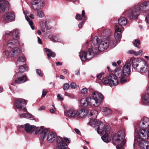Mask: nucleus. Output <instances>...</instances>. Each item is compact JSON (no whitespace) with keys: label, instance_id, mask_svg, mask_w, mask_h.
Segmentation results:
<instances>
[{"label":"nucleus","instance_id":"60","mask_svg":"<svg viewBox=\"0 0 149 149\" xmlns=\"http://www.w3.org/2000/svg\"><path fill=\"white\" fill-rule=\"evenodd\" d=\"M142 50H140L139 51V52L138 54V55L139 54L140 55H141L142 54Z\"/></svg>","mask_w":149,"mask_h":149},{"label":"nucleus","instance_id":"56","mask_svg":"<svg viewBox=\"0 0 149 149\" xmlns=\"http://www.w3.org/2000/svg\"><path fill=\"white\" fill-rule=\"evenodd\" d=\"M38 43L40 44H42V42H41V40L39 37H38Z\"/></svg>","mask_w":149,"mask_h":149},{"label":"nucleus","instance_id":"13","mask_svg":"<svg viewBox=\"0 0 149 149\" xmlns=\"http://www.w3.org/2000/svg\"><path fill=\"white\" fill-rule=\"evenodd\" d=\"M31 8L34 10H38L42 8L44 2L42 0H36L31 3Z\"/></svg>","mask_w":149,"mask_h":149},{"label":"nucleus","instance_id":"50","mask_svg":"<svg viewBox=\"0 0 149 149\" xmlns=\"http://www.w3.org/2000/svg\"><path fill=\"white\" fill-rule=\"evenodd\" d=\"M36 72L37 74L39 75L41 77L42 76V73H41V71L39 69L36 70Z\"/></svg>","mask_w":149,"mask_h":149},{"label":"nucleus","instance_id":"11","mask_svg":"<svg viewBox=\"0 0 149 149\" xmlns=\"http://www.w3.org/2000/svg\"><path fill=\"white\" fill-rule=\"evenodd\" d=\"M26 104L25 101L22 99L18 98L15 101V105L16 108L19 109V113L26 111V109L24 107Z\"/></svg>","mask_w":149,"mask_h":149},{"label":"nucleus","instance_id":"35","mask_svg":"<svg viewBox=\"0 0 149 149\" xmlns=\"http://www.w3.org/2000/svg\"><path fill=\"white\" fill-rule=\"evenodd\" d=\"M42 24H41V30L42 32H45L47 30H49L48 26L45 23H42Z\"/></svg>","mask_w":149,"mask_h":149},{"label":"nucleus","instance_id":"36","mask_svg":"<svg viewBox=\"0 0 149 149\" xmlns=\"http://www.w3.org/2000/svg\"><path fill=\"white\" fill-rule=\"evenodd\" d=\"M25 18L29 22V23L30 26L31 28L33 29H34V26L33 25V22L31 20L29 17L27 15H25Z\"/></svg>","mask_w":149,"mask_h":149},{"label":"nucleus","instance_id":"12","mask_svg":"<svg viewBox=\"0 0 149 149\" xmlns=\"http://www.w3.org/2000/svg\"><path fill=\"white\" fill-rule=\"evenodd\" d=\"M140 125V126L142 128H136L135 130V132L136 130L139 131L144 130L146 131V128L148 127L149 128V119L146 117L143 118L141 120Z\"/></svg>","mask_w":149,"mask_h":149},{"label":"nucleus","instance_id":"16","mask_svg":"<svg viewBox=\"0 0 149 149\" xmlns=\"http://www.w3.org/2000/svg\"><path fill=\"white\" fill-rule=\"evenodd\" d=\"M114 74L118 78L120 79V82L122 84H124L126 81L124 75H123L122 69L118 67L116 68L114 71Z\"/></svg>","mask_w":149,"mask_h":149},{"label":"nucleus","instance_id":"27","mask_svg":"<svg viewBox=\"0 0 149 149\" xmlns=\"http://www.w3.org/2000/svg\"><path fill=\"white\" fill-rule=\"evenodd\" d=\"M100 109L102 111L103 115L105 116H108L111 113V111L110 109L107 107H102L100 108Z\"/></svg>","mask_w":149,"mask_h":149},{"label":"nucleus","instance_id":"61","mask_svg":"<svg viewBox=\"0 0 149 149\" xmlns=\"http://www.w3.org/2000/svg\"><path fill=\"white\" fill-rule=\"evenodd\" d=\"M50 111L51 113H53L55 112V110L54 109H50Z\"/></svg>","mask_w":149,"mask_h":149},{"label":"nucleus","instance_id":"58","mask_svg":"<svg viewBox=\"0 0 149 149\" xmlns=\"http://www.w3.org/2000/svg\"><path fill=\"white\" fill-rule=\"evenodd\" d=\"M64 139L67 143H70V141L68 138H65Z\"/></svg>","mask_w":149,"mask_h":149},{"label":"nucleus","instance_id":"5","mask_svg":"<svg viewBox=\"0 0 149 149\" xmlns=\"http://www.w3.org/2000/svg\"><path fill=\"white\" fill-rule=\"evenodd\" d=\"M129 59H131V61H132V65L134 69L142 72H145L147 71V66L145 62L141 61L139 62L138 59H134L133 58Z\"/></svg>","mask_w":149,"mask_h":149},{"label":"nucleus","instance_id":"42","mask_svg":"<svg viewBox=\"0 0 149 149\" xmlns=\"http://www.w3.org/2000/svg\"><path fill=\"white\" fill-rule=\"evenodd\" d=\"M70 87L69 84L68 83L64 84L63 86V88L65 90H68Z\"/></svg>","mask_w":149,"mask_h":149},{"label":"nucleus","instance_id":"49","mask_svg":"<svg viewBox=\"0 0 149 149\" xmlns=\"http://www.w3.org/2000/svg\"><path fill=\"white\" fill-rule=\"evenodd\" d=\"M82 17H81V15L79 14H77L76 16V19H78L79 20H81L82 19Z\"/></svg>","mask_w":149,"mask_h":149},{"label":"nucleus","instance_id":"23","mask_svg":"<svg viewBox=\"0 0 149 149\" xmlns=\"http://www.w3.org/2000/svg\"><path fill=\"white\" fill-rule=\"evenodd\" d=\"M109 44V41L107 40L102 41L99 46V49L102 52L106 49Z\"/></svg>","mask_w":149,"mask_h":149},{"label":"nucleus","instance_id":"63","mask_svg":"<svg viewBox=\"0 0 149 149\" xmlns=\"http://www.w3.org/2000/svg\"><path fill=\"white\" fill-rule=\"evenodd\" d=\"M75 74L77 75H79V71L78 70H77L75 71Z\"/></svg>","mask_w":149,"mask_h":149},{"label":"nucleus","instance_id":"8","mask_svg":"<svg viewBox=\"0 0 149 149\" xmlns=\"http://www.w3.org/2000/svg\"><path fill=\"white\" fill-rule=\"evenodd\" d=\"M103 99L102 94L97 91L93 93L92 98H91V103L94 107H97L101 103Z\"/></svg>","mask_w":149,"mask_h":149},{"label":"nucleus","instance_id":"53","mask_svg":"<svg viewBox=\"0 0 149 149\" xmlns=\"http://www.w3.org/2000/svg\"><path fill=\"white\" fill-rule=\"evenodd\" d=\"M148 132L146 130V132H147L146 134V139H149V128H148L147 130Z\"/></svg>","mask_w":149,"mask_h":149},{"label":"nucleus","instance_id":"45","mask_svg":"<svg viewBox=\"0 0 149 149\" xmlns=\"http://www.w3.org/2000/svg\"><path fill=\"white\" fill-rule=\"evenodd\" d=\"M104 73L103 72H102L98 74L97 75V78L98 79H100L102 77V76L104 75Z\"/></svg>","mask_w":149,"mask_h":149},{"label":"nucleus","instance_id":"18","mask_svg":"<svg viewBox=\"0 0 149 149\" xmlns=\"http://www.w3.org/2000/svg\"><path fill=\"white\" fill-rule=\"evenodd\" d=\"M15 17V16L13 13L8 12L3 15L2 20L4 22H9L14 21Z\"/></svg>","mask_w":149,"mask_h":149},{"label":"nucleus","instance_id":"2","mask_svg":"<svg viewBox=\"0 0 149 149\" xmlns=\"http://www.w3.org/2000/svg\"><path fill=\"white\" fill-rule=\"evenodd\" d=\"M88 113L89 119L88 123L91 125L94 124L95 129L98 134H104L109 131V128L108 126L105 127L102 122L95 121V118L98 114L96 110H90L88 111Z\"/></svg>","mask_w":149,"mask_h":149},{"label":"nucleus","instance_id":"47","mask_svg":"<svg viewBox=\"0 0 149 149\" xmlns=\"http://www.w3.org/2000/svg\"><path fill=\"white\" fill-rule=\"evenodd\" d=\"M70 86L71 88L72 89H75L77 87L76 84L73 82H72L70 84Z\"/></svg>","mask_w":149,"mask_h":149},{"label":"nucleus","instance_id":"30","mask_svg":"<svg viewBox=\"0 0 149 149\" xmlns=\"http://www.w3.org/2000/svg\"><path fill=\"white\" fill-rule=\"evenodd\" d=\"M118 23L120 26H125L127 23V20L125 17H122L118 19Z\"/></svg>","mask_w":149,"mask_h":149},{"label":"nucleus","instance_id":"37","mask_svg":"<svg viewBox=\"0 0 149 149\" xmlns=\"http://www.w3.org/2000/svg\"><path fill=\"white\" fill-rule=\"evenodd\" d=\"M37 14L39 18H42L45 16V14L43 11L41 10H37Z\"/></svg>","mask_w":149,"mask_h":149},{"label":"nucleus","instance_id":"32","mask_svg":"<svg viewBox=\"0 0 149 149\" xmlns=\"http://www.w3.org/2000/svg\"><path fill=\"white\" fill-rule=\"evenodd\" d=\"M108 131L106 132L104 134H102L103 135V136L101 137L102 139L104 142L106 143L109 142V140L108 139Z\"/></svg>","mask_w":149,"mask_h":149},{"label":"nucleus","instance_id":"40","mask_svg":"<svg viewBox=\"0 0 149 149\" xmlns=\"http://www.w3.org/2000/svg\"><path fill=\"white\" fill-rule=\"evenodd\" d=\"M140 43V41L139 39H135V42L133 44L136 47L139 48H140L137 45V44L139 45Z\"/></svg>","mask_w":149,"mask_h":149},{"label":"nucleus","instance_id":"24","mask_svg":"<svg viewBox=\"0 0 149 149\" xmlns=\"http://www.w3.org/2000/svg\"><path fill=\"white\" fill-rule=\"evenodd\" d=\"M19 116L21 118H33L34 116L28 112L26 110V111L25 112H22L19 113Z\"/></svg>","mask_w":149,"mask_h":149},{"label":"nucleus","instance_id":"31","mask_svg":"<svg viewBox=\"0 0 149 149\" xmlns=\"http://www.w3.org/2000/svg\"><path fill=\"white\" fill-rule=\"evenodd\" d=\"M26 60L25 58L24 55L19 56L18 58L17 61V64L20 65L22 63L24 62Z\"/></svg>","mask_w":149,"mask_h":149},{"label":"nucleus","instance_id":"29","mask_svg":"<svg viewBox=\"0 0 149 149\" xmlns=\"http://www.w3.org/2000/svg\"><path fill=\"white\" fill-rule=\"evenodd\" d=\"M111 33V31L109 29H107L102 32L101 35L102 36H103L104 38H107L110 35Z\"/></svg>","mask_w":149,"mask_h":149},{"label":"nucleus","instance_id":"33","mask_svg":"<svg viewBox=\"0 0 149 149\" xmlns=\"http://www.w3.org/2000/svg\"><path fill=\"white\" fill-rule=\"evenodd\" d=\"M92 42L94 45H97L100 43V39L97 36H95L93 39Z\"/></svg>","mask_w":149,"mask_h":149},{"label":"nucleus","instance_id":"52","mask_svg":"<svg viewBox=\"0 0 149 149\" xmlns=\"http://www.w3.org/2000/svg\"><path fill=\"white\" fill-rule=\"evenodd\" d=\"M47 93V91H46L45 90V89H43L42 91V97H44V96H45L46 95Z\"/></svg>","mask_w":149,"mask_h":149},{"label":"nucleus","instance_id":"17","mask_svg":"<svg viewBox=\"0 0 149 149\" xmlns=\"http://www.w3.org/2000/svg\"><path fill=\"white\" fill-rule=\"evenodd\" d=\"M80 104L84 108H87L89 106L93 107V104L91 103V98L90 97L82 98L80 101Z\"/></svg>","mask_w":149,"mask_h":149},{"label":"nucleus","instance_id":"22","mask_svg":"<svg viewBox=\"0 0 149 149\" xmlns=\"http://www.w3.org/2000/svg\"><path fill=\"white\" fill-rule=\"evenodd\" d=\"M123 28H120L118 25H116L115 26V37L116 39L120 40L121 38V34L122 29Z\"/></svg>","mask_w":149,"mask_h":149},{"label":"nucleus","instance_id":"1","mask_svg":"<svg viewBox=\"0 0 149 149\" xmlns=\"http://www.w3.org/2000/svg\"><path fill=\"white\" fill-rule=\"evenodd\" d=\"M149 10V2L146 1L140 5H136L133 9L130 8L127 10L124 13V15L128 17L130 19L133 18L136 19L141 12L145 13Z\"/></svg>","mask_w":149,"mask_h":149},{"label":"nucleus","instance_id":"62","mask_svg":"<svg viewBox=\"0 0 149 149\" xmlns=\"http://www.w3.org/2000/svg\"><path fill=\"white\" fill-rule=\"evenodd\" d=\"M56 38L55 37H53V39L54 40V41L56 42H59V41H58V39L56 40Z\"/></svg>","mask_w":149,"mask_h":149},{"label":"nucleus","instance_id":"28","mask_svg":"<svg viewBox=\"0 0 149 149\" xmlns=\"http://www.w3.org/2000/svg\"><path fill=\"white\" fill-rule=\"evenodd\" d=\"M87 111L83 109H81L79 111H78L77 113V118L79 117L82 118L87 115Z\"/></svg>","mask_w":149,"mask_h":149},{"label":"nucleus","instance_id":"21","mask_svg":"<svg viewBox=\"0 0 149 149\" xmlns=\"http://www.w3.org/2000/svg\"><path fill=\"white\" fill-rule=\"evenodd\" d=\"M19 72L16 74V79L15 80V83L19 84L25 82L27 81L26 76V75L19 77Z\"/></svg>","mask_w":149,"mask_h":149},{"label":"nucleus","instance_id":"41","mask_svg":"<svg viewBox=\"0 0 149 149\" xmlns=\"http://www.w3.org/2000/svg\"><path fill=\"white\" fill-rule=\"evenodd\" d=\"M88 91V89L86 88H84L81 90V93L83 94H86Z\"/></svg>","mask_w":149,"mask_h":149},{"label":"nucleus","instance_id":"10","mask_svg":"<svg viewBox=\"0 0 149 149\" xmlns=\"http://www.w3.org/2000/svg\"><path fill=\"white\" fill-rule=\"evenodd\" d=\"M93 50L91 48H89L86 53L85 52L81 51L79 52V56L82 61H85L91 59L93 57Z\"/></svg>","mask_w":149,"mask_h":149},{"label":"nucleus","instance_id":"19","mask_svg":"<svg viewBox=\"0 0 149 149\" xmlns=\"http://www.w3.org/2000/svg\"><path fill=\"white\" fill-rule=\"evenodd\" d=\"M64 113L66 116L70 118H77V113L78 111L75 110L74 108H70L66 110Z\"/></svg>","mask_w":149,"mask_h":149},{"label":"nucleus","instance_id":"48","mask_svg":"<svg viewBox=\"0 0 149 149\" xmlns=\"http://www.w3.org/2000/svg\"><path fill=\"white\" fill-rule=\"evenodd\" d=\"M86 21L84 20L83 21L80 22L78 25V27L79 28L81 29L82 27V25Z\"/></svg>","mask_w":149,"mask_h":149},{"label":"nucleus","instance_id":"7","mask_svg":"<svg viewBox=\"0 0 149 149\" xmlns=\"http://www.w3.org/2000/svg\"><path fill=\"white\" fill-rule=\"evenodd\" d=\"M18 127L19 128L24 127L25 131L28 133H31L33 132V134H37L40 133L42 130V127H37L33 125H31L29 124H26L24 125L19 126Z\"/></svg>","mask_w":149,"mask_h":149},{"label":"nucleus","instance_id":"43","mask_svg":"<svg viewBox=\"0 0 149 149\" xmlns=\"http://www.w3.org/2000/svg\"><path fill=\"white\" fill-rule=\"evenodd\" d=\"M116 41L114 40H111L110 42H109V44L112 47H113L116 45Z\"/></svg>","mask_w":149,"mask_h":149},{"label":"nucleus","instance_id":"39","mask_svg":"<svg viewBox=\"0 0 149 149\" xmlns=\"http://www.w3.org/2000/svg\"><path fill=\"white\" fill-rule=\"evenodd\" d=\"M11 33V34H12L13 37H17L18 34L19 32L18 30H14Z\"/></svg>","mask_w":149,"mask_h":149},{"label":"nucleus","instance_id":"3","mask_svg":"<svg viewBox=\"0 0 149 149\" xmlns=\"http://www.w3.org/2000/svg\"><path fill=\"white\" fill-rule=\"evenodd\" d=\"M146 134L144 130L136 131L134 143L139 145L140 149H149V142L146 140Z\"/></svg>","mask_w":149,"mask_h":149},{"label":"nucleus","instance_id":"54","mask_svg":"<svg viewBox=\"0 0 149 149\" xmlns=\"http://www.w3.org/2000/svg\"><path fill=\"white\" fill-rule=\"evenodd\" d=\"M74 130L76 132V133L80 135L81 134L79 130L75 128L74 129Z\"/></svg>","mask_w":149,"mask_h":149},{"label":"nucleus","instance_id":"4","mask_svg":"<svg viewBox=\"0 0 149 149\" xmlns=\"http://www.w3.org/2000/svg\"><path fill=\"white\" fill-rule=\"evenodd\" d=\"M125 136L124 131L120 130L118 131L113 137V141L114 145H118L116 146L117 149H122L126 143V141L123 139Z\"/></svg>","mask_w":149,"mask_h":149},{"label":"nucleus","instance_id":"20","mask_svg":"<svg viewBox=\"0 0 149 149\" xmlns=\"http://www.w3.org/2000/svg\"><path fill=\"white\" fill-rule=\"evenodd\" d=\"M8 2L6 1H0V13H3L8 9Z\"/></svg>","mask_w":149,"mask_h":149},{"label":"nucleus","instance_id":"55","mask_svg":"<svg viewBox=\"0 0 149 149\" xmlns=\"http://www.w3.org/2000/svg\"><path fill=\"white\" fill-rule=\"evenodd\" d=\"M57 97H58V99L61 100H63V98L62 97V96H61L60 95V94H58V95H57Z\"/></svg>","mask_w":149,"mask_h":149},{"label":"nucleus","instance_id":"64","mask_svg":"<svg viewBox=\"0 0 149 149\" xmlns=\"http://www.w3.org/2000/svg\"><path fill=\"white\" fill-rule=\"evenodd\" d=\"M65 95L67 96H68L69 97H71V95L70 94H69L67 93H65Z\"/></svg>","mask_w":149,"mask_h":149},{"label":"nucleus","instance_id":"34","mask_svg":"<svg viewBox=\"0 0 149 149\" xmlns=\"http://www.w3.org/2000/svg\"><path fill=\"white\" fill-rule=\"evenodd\" d=\"M28 69V67L26 65H22L19 68V72H20L21 73H22L26 71Z\"/></svg>","mask_w":149,"mask_h":149},{"label":"nucleus","instance_id":"6","mask_svg":"<svg viewBox=\"0 0 149 149\" xmlns=\"http://www.w3.org/2000/svg\"><path fill=\"white\" fill-rule=\"evenodd\" d=\"M41 137L42 140H44L46 137L49 143H51L54 141L56 136V134L52 132H50L47 129H43L42 127V130L41 131Z\"/></svg>","mask_w":149,"mask_h":149},{"label":"nucleus","instance_id":"14","mask_svg":"<svg viewBox=\"0 0 149 149\" xmlns=\"http://www.w3.org/2000/svg\"><path fill=\"white\" fill-rule=\"evenodd\" d=\"M20 50L18 48H15V49L10 50L6 49L3 52V55L5 58L12 57L17 55L19 53Z\"/></svg>","mask_w":149,"mask_h":149},{"label":"nucleus","instance_id":"46","mask_svg":"<svg viewBox=\"0 0 149 149\" xmlns=\"http://www.w3.org/2000/svg\"><path fill=\"white\" fill-rule=\"evenodd\" d=\"M128 53L130 54H134L135 56H137L138 55V54L136 52L134 51L133 50H130L128 52Z\"/></svg>","mask_w":149,"mask_h":149},{"label":"nucleus","instance_id":"15","mask_svg":"<svg viewBox=\"0 0 149 149\" xmlns=\"http://www.w3.org/2000/svg\"><path fill=\"white\" fill-rule=\"evenodd\" d=\"M131 59H128L126 61L123 68L122 70L123 75L126 77H128L131 72Z\"/></svg>","mask_w":149,"mask_h":149},{"label":"nucleus","instance_id":"25","mask_svg":"<svg viewBox=\"0 0 149 149\" xmlns=\"http://www.w3.org/2000/svg\"><path fill=\"white\" fill-rule=\"evenodd\" d=\"M16 40L13 39L9 40L7 42V46L9 48H11V49H15V48H18L16 47Z\"/></svg>","mask_w":149,"mask_h":149},{"label":"nucleus","instance_id":"51","mask_svg":"<svg viewBox=\"0 0 149 149\" xmlns=\"http://www.w3.org/2000/svg\"><path fill=\"white\" fill-rule=\"evenodd\" d=\"M82 17H84V20H85V21H86V19L85 16V12L84 10H82Z\"/></svg>","mask_w":149,"mask_h":149},{"label":"nucleus","instance_id":"9","mask_svg":"<svg viewBox=\"0 0 149 149\" xmlns=\"http://www.w3.org/2000/svg\"><path fill=\"white\" fill-rule=\"evenodd\" d=\"M102 83L104 84H108L111 86H115L118 84L117 77L115 74H110L107 77L102 79Z\"/></svg>","mask_w":149,"mask_h":149},{"label":"nucleus","instance_id":"59","mask_svg":"<svg viewBox=\"0 0 149 149\" xmlns=\"http://www.w3.org/2000/svg\"><path fill=\"white\" fill-rule=\"evenodd\" d=\"M63 73L64 74H66L68 72V70L66 69H63Z\"/></svg>","mask_w":149,"mask_h":149},{"label":"nucleus","instance_id":"57","mask_svg":"<svg viewBox=\"0 0 149 149\" xmlns=\"http://www.w3.org/2000/svg\"><path fill=\"white\" fill-rule=\"evenodd\" d=\"M45 51L46 53L49 52H49L51 51V50L49 49H48L47 48H45Z\"/></svg>","mask_w":149,"mask_h":149},{"label":"nucleus","instance_id":"38","mask_svg":"<svg viewBox=\"0 0 149 149\" xmlns=\"http://www.w3.org/2000/svg\"><path fill=\"white\" fill-rule=\"evenodd\" d=\"M47 55L48 58L49 59L51 56L54 57L56 56V54L55 52L51 51L49 53L47 54Z\"/></svg>","mask_w":149,"mask_h":149},{"label":"nucleus","instance_id":"44","mask_svg":"<svg viewBox=\"0 0 149 149\" xmlns=\"http://www.w3.org/2000/svg\"><path fill=\"white\" fill-rule=\"evenodd\" d=\"M92 49L93 50L92 53H93V54H97L98 53L99 51H100V50L99 49V47H98V49L97 48L96 49Z\"/></svg>","mask_w":149,"mask_h":149},{"label":"nucleus","instance_id":"26","mask_svg":"<svg viewBox=\"0 0 149 149\" xmlns=\"http://www.w3.org/2000/svg\"><path fill=\"white\" fill-rule=\"evenodd\" d=\"M143 103L146 105L149 104V86L148 88V93L145 94L142 98Z\"/></svg>","mask_w":149,"mask_h":149}]
</instances>
